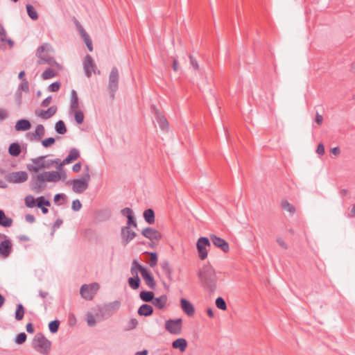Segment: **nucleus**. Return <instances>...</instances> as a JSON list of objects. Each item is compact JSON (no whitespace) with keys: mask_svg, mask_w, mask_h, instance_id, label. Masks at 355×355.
I'll list each match as a JSON object with an SVG mask.
<instances>
[{"mask_svg":"<svg viewBox=\"0 0 355 355\" xmlns=\"http://www.w3.org/2000/svg\"><path fill=\"white\" fill-rule=\"evenodd\" d=\"M197 275L201 286L207 292L214 293L218 282L214 268L209 264H205L198 270Z\"/></svg>","mask_w":355,"mask_h":355,"instance_id":"obj_1","label":"nucleus"},{"mask_svg":"<svg viewBox=\"0 0 355 355\" xmlns=\"http://www.w3.org/2000/svg\"><path fill=\"white\" fill-rule=\"evenodd\" d=\"M35 349L42 354H48L51 350V342L41 333L37 334L33 340Z\"/></svg>","mask_w":355,"mask_h":355,"instance_id":"obj_2","label":"nucleus"},{"mask_svg":"<svg viewBox=\"0 0 355 355\" xmlns=\"http://www.w3.org/2000/svg\"><path fill=\"white\" fill-rule=\"evenodd\" d=\"M90 180V174L88 166H85V171L83 173L80 179L73 180L71 182L73 191L77 193H82L87 189L89 182Z\"/></svg>","mask_w":355,"mask_h":355,"instance_id":"obj_3","label":"nucleus"},{"mask_svg":"<svg viewBox=\"0 0 355 355\" xmlns=\"http://www.w3.org/2000/svg\"><path fill=\"white\" fill-rule=\"evenodd\" d=\"M49 44L46 43L38 47L36 52V55L39 58L37 61L38 64H48L52 66L56 64L55 59L49 55Z\"/></svg>","mask_w":355,"mask_h":355,"instance_id":"obj_4","label":"nucleus"},{"mask_svg":"<svg viewBox=\"0 0 355 355\" xmlns=\"http://www.w3.org/2000/svg\"><path fill=\"white\" fill-rule=\"evenodd\" d=\"M46 156H40L37 158L33 159L32 162L33 164H28L27 169L30 172L37 173L40 169L49 168L51 164H58L60 159L51 161V164H46Z\"/></svg>","mask_w":355,"mask_h":355,"instance_id":"obj_5","label":"nucleus"},{"mask_svg":"<svg viewBox=\"0 0 355 355\" xmlns=\"http://www.w3.org/2000/svg\"><path fill=\"white\" fill-rule=\"evenodd\" d=\"M99 288L100 286L96 282H94L89 284H85L81 286L80 289V294L83 299L91 301L94 299Z\"/></svg>","mask_w":355,"mask_h":355,"instance_id":"obj_6","label":"nucleus"},{"mask_svg":"<svg viewBox=\"0 0 355 355\" xmlns=\"http://www.w3.org/2000/svg\"><path fill=\"white\" fill-rule=\"evenodd\" d=\"M119 74L118 69L116 67L112 68L109 76V84L108 89L110 92V95L112 99L114 98L115 93L118 90L119 88Z\"/></svg>","mask_w":355,"mask_h":355,"instance_id":"obj_7","label":"nucleus"},{"mask_svg":"<svg viewBox=\"0 0 355 355\" xmlns=\"http://www.w3.org/2000/svg\"><path fill=\"white\" fill-rule=\"evenodd\" d=\"M46 182L47 181L43 173L33 175L30 182V187L33 191L40 193L46 188Z\"/></svg>","mask_w":355,"mask_h":355,"instance_id":"obj_8","label":"nucleus"},{"mask_svg":"<svg viewBox=\"0 0 355 355\" xmlns=\"http://www.w3.org/2000/svg\"><path fill=\"white\" fill-rule=\"evenodd\" d=\"M182 328V320L181 318L175 320L169 319L166 321L165 329L171 334L178 335L181 333Z\"/></svg>","mask_w":355,"mask_h":355,"instance_id":"obj_9","label":"nucleus"},{"mask_svg":"<svg viewBox=\"0 0 355 355\" xmlns=\"http://www.w3.org/2000/svg\"><path fill=\"white\" fill-rule=\"evenodd\" d=\"M210 246V242L207 237H200L198 239L196 247L198 257L201 260H205L207 257V247Z\"/></svg>","mask_w":355,"mask_h":355,"instance_id":"obj_10","label":"nucleus"},{"mask_svg":"<svg viewBox=\"0 0 355 355\" xmlns=\"http://www.w3.org/2000/svg\"><path fill=\"white\" fill-rule=\"evenodd\" d=\"M6 180L10 183H22L28 180V173L26 171H17L8 173Z\"/></svg>","mask_w":355,"mask_h":355,"instance_id":"obj_11","label":"nucleus"},{"mask_svg":"<svg viewBox=\"0 0 355 355\" xmlns=\"http://www.w3.org/2000/svg\"><path fill=\"white\" fill-rule=\"evenodd\" d=\"M83 68L85 76L90 78L92 73H96V65L90 55H87L83 60Z\"/></svg>","mask_w":355,"mask_h":355,"instance_id":"obj_12","label":"nucleus"},{"mask_svg":"<svg viewBox=\"0 0 355 355\" xmlns=\"http://www.w3.org/2000/svg\"><path fill=\"white\" fill-rule=\"evenodd\" d=\"M141 234L144 236L148 239L155 243V241L158 242L162 239V234L157 230L152 227L144 228Z\"/></svg>","mask_w":355,"mask_h":355,"instance_id":"obj_13","label":"nucleus"},{"mask_svg":"<svg viewBox=\"0 0 355 355\" xmlns=\"http://www.w3.org/2000/svg\"><path fill=\"white\" fill-rule=\"evenodd\" d=\"M139 270L148 286L151 289H155L156 287V282L153 276L142 266H139Z\"/></svg>","mask_w":355,"mask_h":355,"instance_id":"obj_14","label":"nucleus"},{"mask_svg":"<svg viewBox=\"0 0 355 355\" xmlns=\"http://www.w3.org/2000/svg\"><path fill=\"white\" fill-rule=\"evenodd\" d=\"M210 239L213 244L220 248L223 252H227L230 250L228 243L223 239L218 237L216 235H211Z\"/></svg>","mask_w":355,"mask_h":355,"instance_id":"obj_15","label":"nucleus"},{"mask_svg":"<svg viewBox=\"0 0 355 355\" xmlns=\"http://www.w3.org/2000/svg\"><path fill=\"white\" fill-rule=\"evenodd\" d=\"M12 244L9 239H5L0 243V254L6 258L9 257L12 252Z\"/></svg>","mask_w":355,"mask_h":355,"instance_id":"obj_16","label":"nucleus"},{"mask_svg":"<svg viewBox=\"0 0 355 355\" xmlns=\"http://www.w3.org/2000/svg\"><path fill=\"white\" fill-rule=\"evenodd\" d=\"M80 156L79 151L76 148H71L69 153V155L67 156L63 161L59 164L58 168H61L62 166L68 164L71 162L77 159Z\"/></svg>","mask_w":355,"mask_h":355,"instance_id":"obj_17","label":"nucleus"},{"mask_svg":"<svg viewBox=\"0 0 355 355\" xmlns=\"http://www.w3.org/2000/svg\"><path fill=\"white\" fill-rule=\"evenodd\" d=\"M136 235V233L132 231L129 227H123L121 228V236L124 245H127Z\"/></svg>","mask_w":355,"mask_h":355,"instance_id":"obj_18","label":"nucleus"},{"mask_svg":"<svg viewBox=\"0 0 355 355\" xmlns=\"http://www.w3.org/2000/svg\"><path fill=\"white\" fill-rule=\"evenodd\" d=\"M180 305L182 311L188 315L193 316L195 313V309L193 304L187 300L182 298Z\"/></svg>","mask_w":355,"mask_h":355,"instance_id":"obj_19","label":"nucleus"},{"mask_svg":"<svg viewBox=\"0 0 355 355\" xmlns=\"http://www.w3.org/2000/svg\"><path fill=\"white\" fill-rule=\"evenodd\" d=\"M57 112V107L53 105L46 110L36 111L35 114L43 119H48L52 117Z\"/></svg>","mask_w":355,"mask_h":355,"instance_id":"obj_20","label":"nucleus"},{"mask_svg":"<svg viewBox=\"0 0 355 355\" xmlns=\"http://www.w3.org/2000/svg\"><path fill=\"white\" fill-rule=\"evenodd\" d=\"M155 119L159 124V128L164 130L168 128V122L166 118L158 110H156L155 112Z\"/></svg>","mask_w":355,"mask_h":355,"instance_id":"obj_21","label":"nucleus"},{"mask_svg":"<svg viewBox=\"0 0 355 355\" xmlns=\"http://www.w3.org/2000/svg\"><path fill=\"white\" fill-rule=\"evenodd\" d=\"M167 300V296L166 295H162L159 297H155L152 303L155 308L158 309H163L166 305Z\"/></svg>","mask_w":355,"mask_h":355,"instance_id":"obj_22","label":"nucleus"},{"mask_svg":"<svg viewBox=\"0 0 355 355\" xmlns=\"http://www.w3.org/2000/svg\"><path fill=\"white\" fill-rule=\"evenodd\" d=\"M43 174L47 182H56L61 179V174L58 171H45Z\"/></svg>","mask_w":355,"mask_h":355,"instance_id":"obj_23","label":"nucleus"},{"mask_svg":"<svg viewBox=\"0 0 355 355\" xmlns=\"http://www.w3.org/2000/svg\"><path fill=\"white\" fill-rule=\"evenodd\" d=\"M137 313L139 315L150 316L153 313V308L150 304H144L139 308Z\"/></svg>","mask_w":355,"mask_h":355,"instance_id":"obj_24","label":"nucleus"},{"mask_svg":"<svg viewBox=\"0 0 355 355\" xmlns=\"http://www.w3.org/2000/svg\"><path fill=\"white\" fill-rule=\"evenodd\" d=\"M31 122L27 119H20L15 125V129L17 131H26L31 128Z\"/></svg>","mask_w":355,"mask_h":355,"instance_id":"obj_25","label":"nucleus"},{"mask_svg":"<svg viewBox=\"0 0 355 355\" xmlns=\"http://www.w3.org/2000/svg\"><path fill=\"white\" fill-rule=\"evenodd\" d=\"M172 346L173 348L179 349L180 352H183L187 347V342L184 338H178L173 342Z\"/></svg>","mask_w":355,"mask_h":355,"instance_id":"obj_26","label":"nucleus"},{"mask_svg":"<svg viewBox=\"0 0 355 355\" xmlns=\"http://www.w3.org/2000/svg\"><path fill=\"white\" fill-rule=\"evenodd\" d=\"M161 268L162 270V272L164 273V275L166 276V277L169 279H172V273L173 270L170 266V263L168 261H164L160 264Z\"/></svg>","mask_w":355,"mask_h":355,"instance_id":"obj_27","label":"nucleus"},{"mask_svg":"<svg viewBox=\"0 0 355 355\" xmlns=\"http://www.w3.org/2000/svg\"><path fill=\"white\" fill-rule=\"evenodd\" d=\"M143 216L147 223L152 225L155 223V212L152 209H146Z\"/></svg>","mask_w":355,"mask_h":355,"instance_id":"obj_28","label":"nucleus"},{"mask_svg":"<svg viewBox=\"0 0 355 355\" xmlns=\"http://www.w3.org/2000/svg\"><path fill=\"white\" fill-rule=\"evenodd\" d=\"M12 224V220L6 216L3 210H0V225L4 227H10Z\"/></svg>","mask_w":355,"mask_h":355,"instance_id":"obj_29","label":"nucleus"},{"mask_svg":"<svg viewBox=\"0 0 355 355\" xmlns=\"http://www.w3.org/2000/svg\"><path fill=\"white\" fill-rule=\"evenodd\" d=\"M71 105H70V110H74L78 109L79 103H78V97L76 90L72 89L71 92Z\"/></svg>","mask_w":355,"mask_h":355,"instance_id":"obj_30","label":"nucleus"},{"mask_svg":"<svg viewBox=\"0 0 355 355\" xmlns=\"http://www.w3.org/2000/svg\"><path fill=\"white\" fill-rule=\"evenodd\" d=\"M8 153L13 157H17L21 153V147L17 143H12L8 148Z\"/></svg>","mask_w":355,"mask_h":355,"instance_id":"obj_31","label":"nucleus"},{"mask_svg":"<svg viewBox=\"0 0 355 355\" xmlns=\"http://www.w3.org/2000/svg\"><path fill=\"white\" fill-rule=\"evenodd\" d=\"M44 133H45L44 127L43 126V125L39 124L37 125L35 130V133L33 134V136L35 139L39 141L43 137V136L44 135Z\"/></svg>","mask_w":355,"mask_h":355,"instance_id":"obj_32","label":"nucleus"},{"mask_svg":"<svg viewBox=\"0 0 355 355\" xmlns=\"http://www.w3.org/2000/svg\"><path fill=\"white\" fill-rule=\"evenodd\" d=\"M139 296L141 300L146 302H152L155 298L154 293L151 291H141Z\"/></svg>","mask_w":355,"mask_h":355,"instance_id":"obj_33","label":"nucleus"},{"mask_svg":"<svg viewBox=\"0 0 355 355\" xmlns=\"http://www.w3.org/2000/svg\"><path fill=\"white\" fill-rule=\"evenodd\" d=\"M55 131L60 135H64L67 132V128L63 121L59 120L55 125Z\"/></svg>","mask_w":355,"mask_h":355,"instance_id":"obj_34","label":"nucleus"},{"mask_svg":"<svg viewBox=\"0 0 355 355\" xmlns=\"http://www.w3.org/2000/svg\"><path fill=\"white\" fill-rule=\"evenodd\" d=\"M128 284L134 290L139 288L140 286V279L139 276H133L132 277H130L128 279Z\"/></svg>","mask_w":355,"mask_h":355,"instance_id":"obj_35","label":"nucleus"},{"mask_svg":"<svg viewBox=\"0 0 355 355\" xmlns=\"http://www.w3.org/2000/svg\"><path fill=\"white\" fill-rule=\"evenodd\" d=\"M26 10L28 15L33 20H37L38 19V14L34 7L31 4L26 5Z\"/></svg>","mask_w":355,"mask_h":355,"instance_id":"obj_36","label":"nucleus"},{"mask_svg":"<svg viewBox=\"0 0 355 355\" xmlns=\"http://www.w3.org/2000/svg\"><path fill=\"white\" fill-rule=\"evenodd\" d=\"M24 308L21 304H18L17 305L16 311H15V319L18 321L21 320L24 315Z\"/></svg>","mask_w":355,"mask_h":355,"instance_id":"obj_37","label":"nucleus"},{"mask_svg":"<svg viewBox=\"0 0 355 355\" xmlns=\"http://www.w3.org/2000/svg\"><path fill=\"white\" fill-rule=\"evenodd\" d=\"M74 112V118L78 124H81L84 121V114L80 110H70Z\"/></svg>","mask_w":355,"mask_h":355,"instance_id":"obj_38","label":"nucleus"},{"mask_svg":"<svg viewBox=\"0 0 355 355\" xmlns=\"http://www.w3.org/2000/svg\"><path fill=\"white\" fill-rule=\"evenodd\" d=\"M57 75V73L54 71L53 69L51 68H48L43 71L42 73V78L44 80L50 79L51 78L55 77Z\"/></svg>","mask_w":355,"mask_h":355,"instance_id":"obj_39","label":"nucleus"},{"mask_svg":"<svg viewBox=\"0 0 355 355\" xmlns=\"http://www.w3.org/2000/svg\"><path fill=\"white\" fill-rule=\"evenodd\" d=\"M144 254H148L150 255V259L148 261V264L150 267H154L157 263V254L156 252H145Z\"/></svg>","mask_w":355,"mask_h":355,"instance_id":"obj_40","label":"nucleus"},{"mask_svg":"<svg viewBox=\"0 0 355 355\" xmlns=\"http://www.w3.org/2000/svg\"><path fill=\"white\" fill-rule=\"evenodd\" d=\"M37 204L36 206L37 207H49L51 205L50 202L46 200L44 196H40L36 198Z\"/></svg>","mask_w":355,"mask_h":355,"instance_id":"obj_41","label":"nucleus"},{"mask_svg":"<svg viewBox=\"0 0 355 355\" xmlns=\"http://www.w3.org/2000/svg\"><path fill=\"white\" fill-rule=\"evenodd\" d=\"M24 200H25V205L26 207H28L29 208H32V207L36 206L37 201H36V199L33 196L28 195L25 198Z\"/></svg>","mask_w":355,"mask_h":355,"instance_id":"obj_42","label":"nucleus"},{"mask_svg":"<svg viewBox=\"0 0 355 355\" xmlns=\"http://www.w3.org/2000/svg\"><path fill=\"white\" fill-rule=\"evenodd\" d=\"M282 207L284 209L287 210L288 212L291 214H293L295 211V207L286 200H282Z\"/></svg>","mask_w":355,"mask_h":355,"instance_id":"obj_43","label":"nucleus"},{"mask_svg":"<svg viewBox=\"0 0 355 355\" xmlns=\"http://www.w3.org/2000/svg\"><path fill=\"white\" fill-rule=\"evenodd\" d=\"M216 306L218 309L223 311H225L227 309V304L225 300L221 297H218L216 298Z\"/></svg>","mask_w":355,"mask_h":355,"instance_id":"obj_44","label":"nucleus"},{"mask_svg":"<svg viewBox=\"0 0 355 355\" xmlns=\"http://www.w3.org/2000/svg\"><path fill=\"white\" fill-rule=\"evenodd\" d=\"M81 37L84 40L88 50L89 51H93L92 42V40H91L89 35L87 34V33H85V35H82Z\"/></svg>","mask_w":355,"mask_h":355,"instance_id":"obj_45","label":"nucleus"},{"mask_svg":"<svg viewBox=\"0 0 355 355\" xmlns=\"http://www.w3.org/2000/svg\"><path fill=\"white\" fill-rule=\"evenodd\" d=\"M60 321L59 320H53L49 322V328L51 333H56L59 329Z\"/></svg>","mask_w":355,"mask_h":355,"instance_id":"obj_46","label":"nucleus"},{"mask_svg":"<svg viewBox=\"0 0 355 355\" xmlns=\"http://www.w3.org/2000/svg\"><path fill=\"white\" fill-rule=\"evenodd\" d=\"M139 266H141L137 260H134L132 263V267H131V274L133 276H138V271L139 270Z\"/></svg>","mask_w":355,"mask_h":355,"instance_id":"obj_47","label":"nucleus"},{"mask_svg":"<svg viewBox=\"0 0 355 355\" xmlns=\"http://www.w3.org/2000/svg\"><path fill=\"white\" fill-rule=\"evenodd\" d=\"M26 334L24 332L19 334L15 339V343L19 345H21L25 343L26 340Z\"/></svg>","mask_w":355,"mask_h":355,"instance_id":"obj_48","label":"nucleus"},{"mask_svg":"<svg viewBox=\"0 0 355 355\" xmlns=\"http://www.w3.org/2000/svg\"><path fill=\"white\" fill-rule=\"evenodd\" d=\"M19 89L29 92V83L26 79H23L19 85Z\"/></svg>","mask_w":355,"mask_h":355,"instance_id":"obj_49","label":"nucleus"},{"mask_svg":"<svg viewBox=\"0 0 355 355\" xmlns=\"http://www.w3.org/2000/svg\"><path fill=\"white\" fill-rule=\"evenodd\" d=\"M73 21H74L76 27L78 29L80 36L87 33V32L85 31V30L84 29L83 26L80 24V22L75 17H73Z\"/></svg>","mask_w":355,"mask_h":355,"instance_id":"obj_50","label":"nucleus"},{"mask_svg":"<svg viewBox=\"0 0 355 355\" xmlns=\"http://www.w3.org/2000/svg\"><path fill=\"white\" fill-rule=\"evenodd\" d=\"M55 140L53 137H48L44 140H42V146L45 148H48L53 145L55 143Z\"/></svg>","mask_w":355,"mask_h":355,"instance_id":"obj_51","label":"nucleus"},{"mask_svg":"<svg viewBox=\"0 0 355 355\" xmlns=\"http://www.w3.org/2000/svg\"><path fill=\"white\" fill-rule=\"evenodd\" d=\"M127 218H128V221H127V225L125 227H129L130 228L131 226H132L133 227H135V228L137 227V224L135 219L134 215L130 216V217H128Z\"/></svg>","mask_w":355,"mask_h":355,"instance_id":"obj_52","label":"nucleus"},{"mask_svg":"<svg viewBox=\"0 0 355 355\" xmlns=\"http://www.w3.org/2000/svg\"><path fill=\"white\" fill-rule=\"evenodd\" d=\"M87 322L89 326L94 327L96 324V320L93 314L89 313L87 315Z\"/></svg>","mask_w":355,"mask_h":355,"instance_id":"obj_53","label":"nucleus"},{"mask_svg":"<svg viewBox=\"0 0 355 355\" xmlns=\"http://www.w3.org/2000/svg\"><path fill=\"white\" fill-rule=\"evenodd\" d=\"M60 87V82H55L51 83L49 86V90L52 92H55L59 90Z\"/></svg>","mask_w":355,"mask_h":355,"instance_id":"obj_54","label":"nucleus"},{"mask_svg":"<svg viewBox=\"0 0 355 355\" xmlns=\"http://www.w3.org/2000/svg\"><path fill=\"white\" fill-rule=\"evenodd\" d=\"M82 205L79 200H74L72 202V209L75 211H78L80 209Z\"/></svg>","mask_w":355,"mask_h":355,"instance_id":"obj_55","label":"nucleus"},{"mask_svg":"<svg viewBox=\"0 0 355 355\" xmlns=\"http://www.w3.org/2000/svg\"><path fill=\"white\" fill-rule=\"evenodd\" d=\"M123 216L130 217V216L134 215L132 210L129 207H125L121 211Z\"/></svg>","mask_w":355,"mask_h":355,"instance_id":"obj_56","label":"nucleus"},{"mask_svg":"<svg viewBox=\"0 0 355 355\" xmlns=\"http://www.w3.org/2000/svg\"><path fill=\"white\" fill-rule=\"evenodd\" d=\"M189 60L190 63L193 69L198 70L199 69V65L198 63L195 58H193L191 55H189Z\"/></svg>","mask_w":355,"mask_h":355,"instance_id":"obj_57","label":"nucleus"},{"mask_svg":"<svg viewBox=\"0 0 355 355\" xmlns=\"http://www.w3.org/2000/svg\"><path fill=\"white\" fill-rule=\"evenodd\" d=\"M65 195L64 193H58L56 195H55L54 196V202H58L60 200H62L63 202L60 203V205H62L64 203V201H65Z\"/></svg>","mask_w":355,"mask_h":355,"instance_id":"obj_58","label":"nucleus"},{"mask_svg":"<svg viewBox=\"0 0 355 355\" xmlns=\"http://www.w3.org/2000/svg\"><path fill=\"white\" fill-rule=\"evenodd\" d=\"M138 324V321L135 318H132L129 321L128 327L130 329H135Z\"/></svg>","mask_w":355,"mask_h":355,"instance_id":"obj_59","label":"nucleus"},{"mask_svg":"<svg viewBox=\"0 0 355 355\" xmlns=\"http://www.w3.org/2000/svg\"><path fill=\"white\" fill-rule=\"evenodd\" d=\"M316 152L320 155H323L324 154V146L322 143H320L318 145Z\"/></svg>","mask_w":355,"mask_h":355,"instance_id":"obj_60","label":"nucleus"},{"mask_svg":"<svg viewBox=\"0 0 355 355\" xmlns=\"http://www.w3.org/2000/svg\"><path fill=\"white\" fill-rule=\"evenodd\" d=\"M51 100H52L51 96L46 97V98H44L42 101V102L41 103V106L44 107L49 106V104L51 103Z\"/></svg>","mask_w":355,"mask_h":355,"instance_id":"obj_61","label":"nucleus"},{"mask_svg":"<svg viewBox=\"0 0 355 355\" xmlns=\"http://www.w3.org/2000/svg\"><path fill=\"white\" fill-rule=\"evenodd\" d=\"M277 242L282 248H284L285 250L288 249L287 244L284 242V241L282 238H280V237L277 238Z\"/></svg>","mask_w":355,"mask_h":355,"instance_id":"obj_62","label":"nucleus"},{"mask_svg":"<svg viewBox=\"0 0 355 355\" xmlns=\"http://www.w3.org/2000/svg\"><path fill=\"white\" fill-rule=\"evenodd\" d=\"M0 39L1 42H5L6 40V32L3 27L0 29Z\"/></svg>","mask_w":355,"mask_h":355,"instance_id":"obj_63","label":"nucleus"},{"mask_svg":"<svg viewBox=\"0 0 355 355\" xmlns=\"http://www.w3.org/2000/svg\"><path fill=\"white\" fill-rule=\"evenodd\" d=\"M26 220L30 223H33L35 221V218L32 214H26L25 216Z\"/></svg>","mask_w":355,"mask_h":355,"instance_id":"obj_64","label":"nucleus"}]
</instances>
